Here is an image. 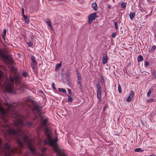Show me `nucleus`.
I'll return each instance as SVG.
<instances>
[{
    "mask_svg": "<svg viewBox=\"0 0 156 156\" xmlns=\"http://www.w3.org/2000/svg\"><path fill=\"white\" fill-rule=\"evenodd\" d=\"M51 87L53 88V89H54V90H55L56 89V88L55 87V84L54 83H52V84Z\"/></svg>",
    "mask_w": 156,
    "mask_h": 156,
    "instance_id": "2f4dec72",
    "label": "nucleus"
},
{
    "mask_svg": "<svg viewBox=\"0 0 156 156\" xmlns=\"http://www.w3.org/2000/svg\"><path fill=\"white\" fill-rule=\"evenodd\" d=\"M66 75L67 76V78H68V77L69 76V74H66Z\"/></svg>",
    "mask_w": 156,
    "mask_h": 156,
    "instance_id": "a19ab883",
    "label": "nucleus"
},
{
    "mask_svg": "<svg viewBox=\"0 0 156 156\" xmlns=\"http://www.w3.org/2000/svg\"><path fill=\"white\" fill-rule=\"evenodd\" d=\"M135 12H131L129 14L130 18L131 20H132L133 19V18H134V16H135Z\"/></svg>",
    "mask_w": 156,
    "mask_h": 156,
    "instance_id": "f8f14e48",
    "label": "nucleus"
},
{
    "mask_svg": "<svg viewBox=\"0 0 156 156\" xmlns=\"http://www.w3.org/2000/svg\"><path fill=\"white\" fill-rule=\"evenodd\" d=\"M114 25L115 27V28L116 29H117L118 28V27L117 26V23L116 22H114Z\"/></svg>",
    "mask_w": 156,
    "mask_h": 156,
    "instance_id": "cd10ccee",
    "label": "nucleus"
},
{
    "mask_svg": "<svg viewBox=\"0 0 156 156\" xmlns=\"http://www.w3.org/2000/svg\"><path fill=\"white\" fill-rule=\"evenodd\" d=\"M77 76H78V80H81V78L80 75L79 73H78Z\"/></svg>",
    "mask_w": 156,
    "mask_h": 156,
    "instance_id": "c756f323",
    "label": "nucleus"
},
{
    "mask_svg": "<svg viewBox=\"0 0 156 156\" xmlns=\"http://www.w3.org/2000/svg\"><path fill=\"white\" fill-rule=\"evenodd\" d=\"M107 7L108 9H110L111 8V5L109 4H108L107 5Z\"/></svg>",
    "mask_w": 156,
    "mask_h": 156,
    "instance_id": "58836bf2",
    "label": "nucleus"
},
{
    "mask_svg": "<svg viewBox=\"0 0 156 156\" xmlns=\"http://www.w3.org/2000/svg\"><path fill=\"white\" fill-rule=\"evenodd\" d=\"M122 7L123 8H125L126 6V3L125 2H122L121 4Z\"/></svg>",
    "mask_w": 156,
    "mask_h": 156,
    "instance_id": "5701e85b",
    "label": "nucleus"
},
{
    "mask_svg": "<svg viewBox=\"0 0 156 156\" xmlns=\"http://www.w3.org/2000/svg\"><path fill=\"white\" fill-rule=\"evenodd\" d=\"M80 88L81 90H83V87L82 86V84H81V85H80Z\"/></svg>",
    "mask_w": 156,
    "mask_h": 156,
    "instance_id": "e433bc0d",
    "label": "nucleus"
},
{
    "mask_svg": "<svg viewBox=\"0 0 156 156\" xmlns=\"http://www.w3.org/2000/svg\"><path fill=\"white\" fill-rule=\"evenodd\" d=\"M148 2H151V0H147Z\"/></svg>",
    "mask_w": 156,
    "mask_h": 156,
    "instance_id": "a18cd8bd",
    "label": "nucleus"
},
{
    "mask_svg": "<svg viewBox=\"0 0 156 156\" xmlns=\"http://www.w3.org/2000/svg\"><path fill=\"white\" fill-rule=\"evenodd\" d=\"M154 101V99H150L148 101V102H152Z\"/></svg>",
    "mask_w": 156,
    "mask_h": 156,
    "instance_id": "c9c22d12",
    "label": "nucleus"
},
{
    "mask_svg": "<svg viewBox=\"0 0 156 156\" xmlns=\"http://www.w3.org/2000/svg\"><path fill=\"white\" fill-rule=\"evenodd\" d=\"M41 111V108L38 105L34 104L33 105V112L35 111L39 115Z\"/></svg>",
    "mask_w": 156,
    "mask_h": 156,
    "instance_id": "20e7f679",
    "label": "nucleus"
},
{
    "mask_svg": "<svg viewBox=\"0 0 156 156\" xmlns=\"http://www.w3.org/2000/svg\"><path fill=\"white\" fill-rule=\"evenodd\" d=\"M23 76L25 77H27V74L25 72H23L22 73Z\"/></svg>",
    "mask_w": 156,
    "mask_h": 156,
    "instance_id": "c85d7f7f",
    "label": "nucleus"
},
{
    "mask_svg": "<svg viewBox=\"0 0 156 156\" xmlns=\"http://www.w3.org/2000/svg\"><path fill=\"white\" fill-rule=\"evenodd\" d=\"M47 24L48 25V26L51 27H51V23L50 19H48L47 20V21L46 22Z\"/></svg>",
    "mask_w": 156,
    "mask_h": 156,
    "instance_id": "a211bd4d",
    "label": "nucleus"
},
{
    "mask_svg": "<svg viewBox=\"0 0 156 156\" xmlns=\"http://www.w3.org/2000/svg\"><path fill=\"white\" fill-rule=\"evenodd\" d=\"M92 8L94 9L96 11L98 10V7L97 5L95 3H94L92 4Z\"/></svg>",
    "mask_w": 156,
    "mask_h": 156,
    "instance_id": "9d476101",
    "label": "nucleus"
},
{
    "mask_svg": "<svg viewBox=\"0 0 156 156\" xmlns=\"http://www.w3.org/2000/svg\"><path fill=\"white\" fill-rule=\"evenodd\" d=\"M22 104L24 105L23 106V107H25L27 106V109H28L30 108V106L29 105V102H28L27 100L26 101H24V102H22Z\"/></svg>",
    "mask_w": 156,
    "mask_h": 156,
    "instance_id": "6e6552de",
    "label": "nucleus"
},
{
    "mask_svg": "<svg viewBox=\"0 0 156 156\" xmlns=\"http://www.w3.org/2000/svg\"><path fill=\"white\" fill-rule=\"evenodd\" d=\"M102 62L103 64H106L108 62V57L105 54H104L102 57Z\"/></svg>",
    "mask_w": 156,
    "mask_h": 156,
    "instance_id": "1a4fd4ad",
    "label": "nucleus"
},
{
    "mask_svg": "<svg viewBox=\"0 0 156 156\" xmlns=\"http://www.w3.org/2000/svg\"><path fill=\"white\" fill-rule=\"evenodd\" d=\"M45 133L46 138L45 140H44V144H48L56 151L57 156H67L63 151L58 147L57 143L58 140L57 137L54 139H51L48 128L45 129Z\"/></svg>",
    "mask_w": 156,
    "mask_h": 156,
    "instance_id": "f03ea898",
    "label": "nucleus"
},
{
    "mask_svg": "<svg viewBox=\"0 0 156 156\" xmlns=\"http://www.w3.org/2000/svg\"><path fill=\"white\" fill-rule=\"evenodd\" d=\"M154 76L155 77H156V70H155V71L154 72Z\"/></svg>",
    "mask_w": 156,
    "mask_h": 156,
    "instance_id": "ea45409f",
    "label": "nucleus"
},
{
    "mask_svg": "<svg viewBox=\"0 0 156 156\" xmlns=\"http://www.w3.org/2000/svg\"><path fill=\"white\" fill-rule=\"evenodd\" d=\"M76 72H77V75H78V73H79L78 71L77 70L76 71Z\"/></svg>",
    "mask_w": 156,
    "mask_h": 156,
    "instance_id": "c03bdc74",
    "label": "nucleus"
},
{
    "mask_svg": "<svg viewBox=\"0 0 156 156\" xmlns=\"http://www.w3.org/2000/svg\"><path fill=\"white\" fill-rule=\"evenodd\" d=\"M156 48V47L155 46H153L151 48H150L149 49V52H151L153 51H154L155 50Z\"/></svg>",
    "mask_w": 156,
    "mask_h": 156,
    "instance_id": "6ab92c4d",
    "label": "nucleus"
},
{
    "mask_svg": "<svg viewBox=\"0 0 156 156\" xmlns=\"http://www.w3.org/2000/svg\"><path fill=\"white\" fill-rule=\"evenodd\" d=\"M118 91L119 93H121L122 92V88L120 85L119 84L118 87Z\"/></svg>",
    "mask_w": 156,
    "mask_h": 156,
    "instance_id": "4be33fe9",
    "label": "nucleus"
},
{
    "mask_svg": "<svg viewBox=\"0 0 156 156\" xmlns=\"http://www.w3.org/2000/svg\"><path fill=\"white\" fill-rule=\"evenodd\" d=\"M6 30L5 29L3 31V37H4L6 34Z\"/></svg>",
    "mask_w": 156,
    "mask_h": 156,
    "instance_id": "a878e982",
    "label": "nucleus"
},
{
    "mask_svg": "<svg viewBox=\"0 0 156 156\" xmlns=\"http://www.w3.org/2000/svg\"><path fill=\"white\" fill-rule=\"evenodd\" d=\"M23 18L25 20V22L27 23H28L29 22V17H28V16L23 15Z\"/></svg>",
    "mask_w": 156,
    "mask_h": 156,
    "instance_id": "9b49d317",
    "label": "nucleus"
},
{
    "mask_svg": "<svg viewBox=\"0 0 156 156\" xmlns=\"http://www.w3.org/2000/svg\"><path fill=\"white\" fill-rule=\"evenodd\" d=\"M48 122V119H46L43 121V125H45L46 123H47Z\"/></svg>",
    "mask_w": 156,
    "mask_h": 156,
    "instance_id": "393cba45",
    "label": "nucleus"
},
{
    "mask_svg": "<svg viewBox=\"0 0 156 156\" xmlns=\"http://www.w3.org/2000/svg\"><path fill=\"white\" fill-rule=\"evenodd\" d=\"M4 75V72L2 70H0V84L1 85H3L6 92H12L14 90L13 84L14 81H15L16 83H18L20 80V78L19 76H16L14 77H10L9 80L8 78H5V81H1V79Z\"/></svg>",
    "mask_w": 156,
    "mask_h": 156,
    "instance_id": "f257e3e1",
    "label": "nucleus"
},
{
    "mask_svg": "<svg viewBox=\"0 0 156 156\" xmlns=\"http://www.w3.org/2000/svg\"><path fill=\"white\" fill-rule=\"evenodd\" d=\"M116 35V33H114L112 35V37H115Z\"/></svg>",
    "mask_w": 156,
    "mask_h": 156,
    "instance_id": "7c9ffc66",
    "label": "nucleus"
},
{
    "mask_svg": "<svg viewBox=\"0 0 156 156\" xmlns=\"http://www.w3.org/2000/svg\"><path fill=\"white\" fill-rule=\"evenodd\" d=\"M153 90V89L151 88L148 91L147 94V96L148 97H149L150 95V94L152 92V91Z\"/></svg>",
    "mask_w": 156,
    "mask_h": 156,
    "instance_id": "aec40b11",
    "label": "nucleus"
},
{
    "mask_svg": "<svg viewBox=\"0 0 156 156\" xmlns=\"http://www.w3.org/2000/svg\"><path fill=\"white\" fill-rule=\"evenodd\" d=\"M81 80H78V83L79 84V85H81Z\"/></svg>",
    "mask_w": 156,
    "mask_h": 156,
    "instance_id": "4c0bfd02",
    "label": "nucleus"
},
{
    "mask_svg": "<svg viewBox=\"0 0 156 156\" xmlns=\"http://www.w3.org/2000/svg\"><path fill=\"white\" fill-rule=\"evenodd\" d=\"M96 17V13H92L90 14L88 17V22L90 23H92V21L94 20Z\"/></svg>",
    "mask_w": 156,
    "mask_h": 156,
    "instance_id": "423d86ee",
    "label": "nucleus"
},
{
    "mask_svg": "<svg viewBox=\"0 0 156 156\" xmlns=\"http://www.w3.org/2000/svg\"><path fill=\"white\" fill-rule=\"evenodd\" d=\"M68 101L69 102H71L73 101V99L70 96L68 95Z\"/></svg>",
    "mask_w": 156,
    "mask_h": 156,
    "instance_id": "b1692460",
    "label": "nucleus"
},
{
    "mask_svg": "<svg viewBox=\"0 0 156 156\" xmlns=\"http://www.w3.org/2000/svg\"><path fill=\"white\" fill-rule=\"evenodd\" d=\"M134 93L133 90H131L130 91V92L128 96V97L126 98V101L127 102H130L133 99V98L134 97Z\"/></svg>",
    "mask_w": 156,
    "mask_h": 156,
    "instance_id": "0eeeda50",
    "label": "nucleus"
},
{
    "mask_svg": "<svg viewBox=\"0 0 156 156\" xmlns=\"http://www.w3.org/2000/svg\"><path fill=\"white\" fill-rule=\"evenodd\" d=\"M22 15L23 16V15H24V12H22Z\"/></svg>",
    "mask_w": 156,
    "mask_h": 156,
    "instance_id": "79ce46f5",
    "label": "nucleus"
},
{
    "mask_svg": "<svg viewBox=\"0 0 156 156\" xmlns=\"http://www.w3.org/2000/svg\"><path fill=\"white\" fill-rule=\"evenodd\" d=\"M149 64V62H147V61H146L145 62V65L147 66H148Z\"/></svg>",
    "mask_w": 156,
    "mask_h": 156,
    "instance_id": "f704fd0d",
    "label": "nucleus"
},
{
    "mask_svg": "<svg viewBox=\"0 0 156 156\" xmlns=\"http://www.w3.org/2000/svg\"><path fill=\"white\" fill-rule=\"evenodd\" d=\"M97 95L98 98L99 99V101H101V86L98 84L97 85Z\"/></svg>",
    "mask_w": 156,
    "mask_h": 156,
    "instance_id": "39448f33",
    "label": "nucleus"
},
{
    "mask_svg": "<svg viewBox=\"0 0 156 156\" xmlns=\"http://www.w3.org/2000/svg\"><path fill=\"white\" fill-rule=\"evenodd\" d=\"M32 124V122H29L27 121L26 124L25 125L27 126L28 127H31Z\"/></svg>",
    "mask_w": 156,
    "mask_h": 156,
    "instance_id": "f3484780",
    "label": "nucleus"
},
{
    "mask_svg": "<svg viewBox=\"0 0 156 156\" xmlns=\"http://www.w3.org/2000/svg\"><path fill=\"white\" fill-rule=\"evenodd\" d=\"M61 66V63L58 64L56 65L57 68L58 67H59Z\"/></svg>",
    "mask_w": 156,
    "mask_h": 156,
    "instance_id": "72a5a7b5",
    "label": "nucleus"
},
{
    "mask_svg": "<svg viewBox=\"0 0 156 156\" xmlns=\"http://www.w3.org/2000/svg\"><path fill=\"white\" fill-rule=\"evenodd\" d=\"M27 43L29 47H31L33 45L32 43L30 41H29V42Z\"/></svg>",
    "mask_w": 156,
    "mask_h": 156,
    "instance_id": "bb28decb",
    "label": "nucleus"
},
{
    "mask_svg": "<svg viewBox=\"0 0 156 156\" xmlns=\"http://www.w3.org/2000/svg\"><path fill=\"white\" fill-rule=\"evenodd\" d=\"M10 146L7 144H2L0 139V154H2L5 156H13L15 153H21L20 148L14 147L10 149Z\"/></svg>",
    "mask_w": 156,
    "mask_h": 156,
    "instance_id": "7ed1b4c3",
    "label": "nucleus"
},
{
    "mask_svg": "<svg viewBox=\"0 0 156 156\" xmlns=\"http://www.w3.org/2000/svg\"><path fill=\"white\" fill-rule=\"evenodd\" d=\"M37 64L36 63H31V66L32 68V69L33 70H34L35 69V66L37 65Z\"/></svg>",
    "mask_w": 156,
    "mask_h": 156,
    "instance_id": "4468645a",
    "label": "nucleus"
},
{
    "mask_svg": "<svg viewBox=\"0 0 156 156\" xmlns=\"http://www.w3.org/2000/svg\"><path fill=\"white\" fill-rule=\"evenodd\" d=\"M58 90L60 92H63V93H66V90L63 88H58Z\"/></svg>",
    "mask_w": 156,
    "mask_h": 156,
    "instance_id": "412c9836",
    "label": "nucleus"
},
{
    "mask_svg": "<svg viewBox=\"0 0 156 156\" xmlns=\"http://www.w3.org/2000/svg\"><path fill=\"white\" fill-rule=\"evenodd\" d=\"M137 59L138 62L143 61V57L142 55H140L138 57Z\"/></svg>",
    "mask_w": 156,
    "mask_h": 156,
    "instance_id": "2eb2a0df",
    "label": "nucleus"
},
{
    "mask_svg": "<svg viewBox=\"0 0 156 156\" xmlns=\"http://www.w3.org/2000/svg\"><path fill=\"white\" fill-rule=\"evenodd\" d=\"M22 12H24V10L23 8H22Z\"/></svg>",
    "mask_w": 156,
    "mask_h": 156,
    "instance_id": "37998d69",
    "label": "nucleus"
},
{
    "mask_svg": "<svg viewBox=\"0 0 156 156\" xmlns=\"http://www.w3.org/2000/svg\"><path fill=\"white\" fill-rule=\"evenodd\" d=\"M135 151L136 152H142L144 151V150L139 148L135 149Z\"/></svg>",
    "mask_w": 156,
    "mask_h": 156,
    "instance_id": "dca6fc26",
    "label": "nucleus"
},
{
    "mask_svg": "<svg viewBox=\"0 0 156 156\" xmlns=\"http://www.w3.org/2000/svg\"><path fill=\"white\" fill-rule=\"evenodd\" d=\"M31 58L32 60V62L31 63H36L37 64V62L35 60L34 56L33 55L31 56Z\"/></svg>",
    "mask_w": 156,
    "mask_h": 156,
    "instance_id": "ddd939ff",
    "label": "nucleus"
},
{
    "mask_svg": "<svg viewBox=\"0 0 156 156\" xmlns=\"http://www.w3.org/2000/svg\"><path fill=\"white\" fill-rule=\"evenodd\" d=\"M68 92L69 93L70 95H72V92H71V90L70 89H68Z\"/></svg>",
    "mask_w": 156,
    "mask_h": 156,
    "instance_id": "473e14b6",
    "label": "nucleus"
}]
</instances>
